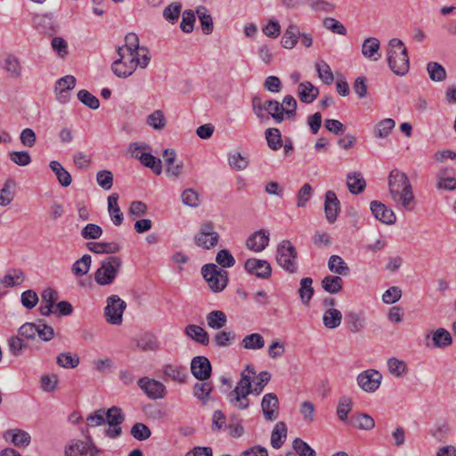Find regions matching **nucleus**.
Instances as JSON below:
<instances>
[{"mask_svg": "<svg viewBox=\"0 0 456 456\" xmlns=\"http://www.w3.org/2000/svg\"><path fill=\"white\" fill-rule=\"evenodd\" d=\"M163 373L166 377L179 383L185 382L187 373L184 368L177 365L167 364L164 366Z\"/></svg>", "mask_w": 456, "mask_h": 456, "instance_id": "a19ab883", "label": "nucleus"}, {"mask_svg": "<svg viewBox=\"0 0 456 456\" xmlns=\"http://www.w3.org/2000/svg\"><path fill=\"white\" fill-rule=\"evenodd\" d=\"M370 208L374 217L381 223L391 225L396 222V216L394 211L381 201H371Z\"/></svg>", "mask_w": 456, "mask_h": 456, "instance_id": "dca6fc26", "label": "nucleus"}, {"mask_svg": "<svg viewBox=\"0 0 456 456\" xmlns=\"http://www.w3.org/2000/svg\"><path fill=\"white\" fill-rule=\"evenodd\" d=\"M314 288H313V279L310 277L303 278L300 281V287L298 289V294L302 304L305 306H308L310 301L314 296Z\"/></svg>", "mask_w": 456, "mask_h": 456, "instance_id": "72a5a7b5", "label": "nucleus"}, {"mask_svg": "<svg viewBox=\"0 0 456 456\" xmlns=\"http://www.w3.org/2000/svg\"><path fill=\"white\" fill-rule=\"evenodd\" d=\"M24 280V273L20 269H13L4 276L1 282L5 287H14L21 284Z\"/></svg>", "mask_w": 456, "mask_h": 456, "instance_id": "8fccbe9b", "label": "nucleus"}, {"mask_svg": "<svg viewBox=\"0 0 456 456\" xmlns=\"http://www.w3.org/2000/svg\"><path fill=\"white\" fill-rule=\"evenodd\" d=\"M142 48L145 47L140 46L138 36L135 33H128L125 37V45L123 46H118L117 52L138 53V55L142 57Z\"/></svg>", "mask_w": 456, "mask_h": 456, "instance_id": "c85d7f7f", "label": "nucleus"}, {"mask_svg": "<svg viewBox=\"0 0 456 456\" xmlns=\"http://www.w3.org/2000/svg\"><path fill=\"white\" fill-rule=\"evenodd\" d=\"M448 170L443 169L436 175V187L440 190L454 191L456 189V178L448 175Z\"/></svg>", "mask_w": 456, "mask_h": 456, "instance_id": "79ce46f5", "label": "nucleus"}, {"mask_svg": "<svg viewBox=\"0 0 456 456\" xmlns=\"http://www.w3.org/2000/svg\"><path fill=\"white\" fill-rule=\"evenodd\" d=\"M287 425L283 421L276 423L271 434V444L275 449H280L287 436Z\"/></svg>", "mask_w": 456, "mask_h": 456, "instance_id": "c756f323", "label": "nucleus"}, {"mask_svg": "<svg viewBox=\"0 0 456 456\" xmlns=\"http://www.w3.org/2000/svg\"><path fill=\"white\" fill-rule=\"evenodd\" d=\"M4 439L11 437V442L19 448H26L30 444L29 434L21 429H10L4 434Z\"/></svg>", "mask_w": 456, "mask_h": 456, "instance_id": "4be33fe9", "label": "nucleus"}, {"mask_svg": "<svg viewBox=\"0 0 456 456\" xmlns=\"http://www.w3.org/2000/svg\"><path fill=\"white\" fill-rule=\"evenodd\" d=\"M133 158L141 161L142 165L147 167H150L152 172L156 175H160L162 172V165L161 160L159 159L155 158L151 153H141L138 155L137 153H133Z\"/></svg>", "mask_w": 456, "mask_h": 456, "instance_id": "7c9ffc66", "label": "nucleus"}, {"mask_svg": "<svg viewBox=\"0 0 456 456\" xmlns=\"http://www.w3.org/2000/svg\"><path fill=\"white\" fill-rule=\"evenodd\" d=\"M320 79L326 85H331L334 81L333 72L329 64L323 61L315 64Z\"/></svg>", "mask_w": 456, "mask_h": 456, "instance_id": "6e6d98bb", "label": "nucleus"}, {"mask_svg": "<svg viewBox=\"0 0 456 456\" xmlns=\"http://www.w3.org/2000/svg\"><path fill=\"white\" fill-rule=\"evenodd\" d=\"M57 364L62 368H75L79 363V357L75 354L72 355L70 353H61L56 358Z\"/></svg>", "mask_w": 456, "mask_h": 456, "instance_id": "bf43d9fd", "label": "nucleus"}, {"mask_svg": "<svg viewBox=\"0 0 456 456\" xmlns=\"http://www.w3.org/2000/svg\"><path fill=\"white\" fill-rule=\"evenodd\" d=\"M184 333L192 340L203 346H208L209 342V336L208 332L200 326L195 324L187 325L184 329Z\"/></svg>", "mask_w": 456, "mask_h": 456, "instance_id": "a878e982", "label": "nucleus"}, {"mask_svg": "<svg viewBox=\"0 0 456 456\" xmlns=\"http://www.w3.org/2000/svg\"><path fill=\"white\" fill-rule=\"evenodd\" d=\"M50 168L55 174L59 183L63 187H68L72 182L70 174L62 167V165L56 161L50 162Z\"/></svg>", "mask_w": 456, "mask_h": 456, "instance_id": "58836bf2", "label": "nucleus"}, {"mask_svg": "<svg viewBox=\"0 0 456 456\" xmlns=\"http://www.w3.org/2000/svg\"><path fill=\"white\" fill-rule=\"evenodd\" d=\"M299 37V28L295 24H289L282 36L281 45L286 49H292L297 44Z\"/></svg>", "mask_w": 456, "mask_h": 456, "instance_id": "cd10ccee", "label": "nucleus"}, {"mask_svg": "<svg viewBox=\"0 0 456 456\" xmlns=\"http://www.w3.org/2000/svg\"><path fill=\"white\" fill-rule=\"evenodd\" d=\"M387 63L391 71L396 76H404L410 69L408 51L401 39L392 38L387 50Z\"/></svg>", "mask_w": 456, "mask_h": 456, "instance_id": "7ed1b4c3", "label": "nucleus"}, {"mask_svg": "<svg viewBox=\"0 0 456 456\" xmlns=\"http://www.w3.org/2000/svg\"><path fill=\"white\" fill-rule=\"evenodd\" d=\"M5 69L12 77H19L21 74L20 61L14 55L9 54L4 60Z\"/></svg>", "mask_w": 456, "mask_h": 456, "instance_id": "e2e57ef3", "label": "nucleus"}, {"mask_svg": "<svg viewBox=\"0 0 456 456\" xmlns=\"http://www.w3.org/2000/svg\"><path fill=\"white\" fill-rule=\"evenodd\" d=\"M201 273L210 289L214 292H220L224 289L228 283V273L215 264H207L202 266Z\"/></svg>", "mask_w": 456, "mask_h": 456, "instance_id": "0eeeda50", "label": "nucleus"}, {"mask_svg": "<svg viewBox=\"0 0 456 456\" xmlns=\"http://www.w3.org/2000/svg\"><path fill=\"white\" fill-rule=\"evenodd\" d=\"M432 341L435 347L445 348L452 344V338L447 330L439 328L433 332Z\"/></svg>", "mask_w": 456, "mask_h": 456, "instance_id": "e433bc0d", "label": "nucleus"}, {"mask_svg": "<svg viewBox=\"0 0 456 456\" xmlns=\"http://www.w3.org/2000/svg\"><path fill=\"white\" fill-rule=\"evenodd\" d=\"M382 376L375 370L370 369L361 372L357 377L359 387L365 392H375L380 386Z\"/></svg>", "mask_w": 456, "mask_h": 456, "instance_id": "9b49d317", "label": "nucleus"}, {"mask_svg": "<svg viewBox=\"0 0 456 456\" xmlns=\"http://www.w3.org/2000/svg\"><path fill=\"white\" fill-rule=\"evenodd\" d=\"M346 322L348 330L353 333H358L365 327V318L362 313H348L346 316Z\"/></svg>", "mask_w": 456, "mask_h": 456, "instance_id": "473e14b6", "label": "nucleus"}, {"mask_svg": "<svg viewBox=\"0 0 456 456\" xmlns=\"http://www.w3.org/2000/svg\"><path fill=\"white\" fill-rule=\"evenodd\" d=\"M255 374L254 368L251 365H247L246 369L240 373V379L235 388L230 394L231 403H234L240 410H246L249 406L248 396L254 391L251 385V376Z\"/></svg>", "mask_w": 456, "mask_h": 456, "instance_id": "20e7f679", "label": "nucleus"}, {"mask_svg": "<svg viewBox=\"0 0 456 456\" xmlns=\"http://www.w3.org/2000/svg\"><path fill=\"white\" fill-rule=\"evenodd\" d=\"M214 389L213 384L207 380H200L193 386V395L202 404L210 400V395Z\"/></svg>", "mask_w": 456, "mask_h": 456, "instance_id": "b1692460", "label": "nucleus"}, {"mask_svg": "<svg viewBox=\"0 0 456 456\" xmlns=\"http://www.w3.org/2000/svg\"><path fill=\"white\" fill-rule=\"evenodd\" d=\"M229 165L232 168L241 171L248 167V159L247 157L242 156L239 152H235L233 154H230L228 158Z\"/></svg>", "mask_w": 456, "mask_h": 456, "instance_id": "69168bd1", "label": "nucleus"}, {"mask_svg": "<svg viewBox=\"0 0 456 456\" xmlns=\"http://www.w3.org/2000/svg\"><path fill=\"white\" fill-rule=\"evenodd\" d=\"M219 239V233L215 231V224L210 221L202 223L199 232L194 235L195 244L204 249L215 248L218 244Z\"/></svg>", "mask_w": 456, "mask_h": 456, "instance_id": "6e6552de", "label": "nucleus"}, {"mask_svg": "<svg viewBox=\"0 0 456 456\" xmlns=\"http://www.w3.org/2000/svg\"><path fill=\"white\" fill-rule=\"evenodd\" d=\"M208 327L214 330H220L225 326L227 317L225 314L219 310H215L208 313L206 316Z\"/></svg>", "mask_w": 456, "mask_h": 456, "instance_id": "37998d69", "label": "nucleus"}, {"mask_svg": "<svg viewBox=\"0 0 456 456\" xmlns=\"http://www.w3.org/2000/svg\"><path fill=\"white\" fill-rule=\"evenodd\" d=\"M353 425L362 430H371L375 427L372 417L366 413H360L352 418Z\"/></svg>", "mask_w": 456, "mask_h": 456, "instance_id": "864d4df0", "label": "nucleus"}, {"mask_svg": "<svg viewBox=\"0 0 456 456\" xmlns=\"http://www.w3.org/2000/svg\"><path fill=\"white\" fill-rule=\"evenodd\" d=\"M77 99L86 106L92 110H96L100 106V102L97 97H95L94 94H92L87 90H80L77 93Z\"/></svg>", "mask_w": 456, "mask_h": 456, "instance_id": "0e129e2a", "label": "nucleus"}, {"mask_svg": "<svg viewBox=\"0 0 456 456\" xmlns=\"http://www.w3.org/2000/svg\"><path fill=\"white\" fill-rule=\"evenodd\" d=\"M244 267L248 273L261 279H268L272 274L271 265L266 260L249 258Z\"/></svg>", "mask_w": 456, "mask_h": 456, "instance_id": "4468645a", "label": "nucleus"}, {"mask_svg": "<svg viewBox=\"0 0 456 456\" xmlns=\"http://www.w3.org/2000/svg\"><path fill=\"white\" fill-rule=\"evenodd\" d=\"M346 184L352 194H359L363 191L366 183L360 173H352L347 175Z\"/></svg>", "mask_w": 456, "mask_h": 456, "instance_id": "4c0bfd02", "label": "nucleus"}, {"mask_svg": "<svg viewBox=\"0 0 456 456\" xmlns=\"http://www.w3.org/2000/svg\"><path fill=\"white\" fill-rule=\"evenodd\" d=\"M131 435L138 441H144L151 436V431L145 424L137 422L132 427Z\"/></svg>", "mask_w": 456, "mask_h": 456, "instance_id": "338daca9", "label": "nucleus"}, {"mask_svg": "<svg viewBox=\"0 0 456 456\" xmlns=\"http://www.w3.org/2000/svg\"><path fill=\"white\" fill-rule=\"evenodd\" d=\"M122 265L118 256H108L102 263L94 273L95 281L102 286L111 284L116 279Z\"/></svg>", "mask_w": 456, "mask_h": 456, "instance_id": "423d86ee", "label": "nucleus"}, {"mask_svg": "<svg viewBox=\"0 0 456 456\" xmlns=\"http://www.w3.org/2000/svg\"><path fill=\"white\" fill-rule=\"evenodd\" d=\"M265 138L269 148L273 151H278L282 147L281 134L278 128L266 129Z\"/></svg>", "mask_w": 456, "mask_h": 456, "instance_id": "5fc2aeb1", "label": "nucleus"}, {"mask_svg": "<svg viewBox=\"0 0 456 456\" xmlns=\"http://www.w3.org/2000/svg\"><path fill=\"white\" fill-rule=\"evenodd\" d=\"M197 15L200 22L202 32L205 35H209L213 32V20L205 6H200L197 11Z\"/></svg>", "mask_w": 456, "mask_h": 456, "instance_id": "c03bdc74", "label": "nucleus"}, {"mask_svg": "<svg viewBox=\"0 0 456 456\" xmlns=\"http://www.w3.org/2000/svg\"><path fill=\"white\" fill-rule=\"evenodd\" d=\"M323 325L330 330L338 328L342 322V313L335 308H328L322 316Z\"/></svg>", "mask_w": 456, "mask_h": 456, "instance_id": "c9c22d12", "label": "nucleus"}, {"mask_svg": "<svg viewBox=\"0 0 456 456\" xmlns=\"http://www.w3.org/2000/svg\"><path fill=\"white\" fill-rule=\"evenodd\" d=\"M142 57L138 53L128 52H117L118 59L113 61L111 70L113 73L121 78H126L131 76L137 67L145 69L151 61V54L147 48H142Z\"/></svg>", "mask_w": 456, "mask_h": 456, "instance_id": "f03ea898", "label": "nucleus"}, {"mask_svg": "<svg viewBox=\"0 0 456 456\" xmlns=\"http://www.w3.org/2000/svg\"><path fill=\"white\" fill-rule=\"evenodd\" d=\"M352 405H353V403H352L351 398H349L347 396H342L339 399V402H338V404L337 407V415H338V418L341 421H346L347 419V414L351 411Z\"/></svg>", "mask_w": 456, "mask_h": 456, "instance_id": "680f3d73", "label": "nucleus"}, {"mask_svg": "<svg viewBox=\"0 0 456 456\" xmlns=\"http://www.w3.org/2000/svg\"><path fill=\"white\" fill-rule=\"evenodd\" d=\"M265 111L268 112L277 124L284 120L285 108L278 101L267 100Z\"/></svg>", "mask_w": 456, "mask_h": 456, "instance_id": "ea45409f", "label": "nucleus"}, {"mask_svg": "<svg viewBox=\"0 0 456 456\" xmlns=\"http://www.w3.org/2000/svg\"><path fill=\"white\" fill-rule=\"evenodd\" d=\"M328 268L331 273L339 276H347L350 268L343 258L338 255H332L328 261Z\"/></svg>", "mask_w": 456, "mask_h": 456, "instance_id": "2f4dec72", "label": "nucleus"}, {"mask_svg": "<svg viewBox=\"0 0 456 456\" xmlns=\"http://www.w3.org/2000/svg\"><path fill=\"white\" fill-rule=\"evenodd\" d=\"M125 420V416L120 408L112 406L105 412V421L110 426H119Z\"/></svg>", "mask_w": 456, "mask_h": 456, "instance_id": "13d9d810", "label": "nucleus"}, {"mask_svg": "<svg viewBox=\"0 0 456 456\" xmlns=\"http://www.w3.org/2000/svg\"><path fill=\"white\" fill-rule=\"evenodd\" d=\"M380 42L376 37L366 38L362 45V55L370 61H377L380 59Z\"/></svg>", "mask_w": 456, "mask_h": 456, "instance_id": "412c9836", "label": "nucleus"}, {"mask_svg": "<svg viewBox=\"0 0 456 456\" xmlns=\"http://www.w3.org/2000/svg\"><path fill=\"white\" fill-rule=\"evenodd\" d=\"M146 123L153 129L160 131L165 128L167 125V119L164 112L160 110H157L147 117Z\"/></svg>", "mask_w": 456, "mask_h": 456, "instance_id": "09e8293b", "label": "nucleus"}, {"mask_svg": "<svg viewBox=\"0 0 456 456\" xmlns=\"http://www.w3.org/2000/svg\"><path fill=\"white\" fill-rule=\"evenodd\" d=\"M16 183L13 180L8 179L4 183L3 188L0 190V206L6 207L11 204L13 200V189Z\"/></svg>", "mask_w": 456, "mask_h": 456, "instance_id": "49530a36", "label": "nucleus"}, {"mask_svg": "<svg viewBox=\"0 0 456 456\" xmlns=\"http://www.w3.org/2000/svg\"><path fill=\"white\" fill-rule=\"evenodd\" d=\"M292 447L298 456H316L315 451L301 438H295L292 442Z\"/></svg>", "mask_w": 456, "mask_h": 456, "instance_id": "4d7b16f0", "label": "nucleus"}, {"mask_svg": "<svg viewBox=\"0 0 456 456\" xmlns=\"http://www.w3.org/2000/svg\"><path fill=\"white\" fill-rule=\"evenodd\" d=\"M388 191L395 205L403 210L411 211L415 205L412 185L407 175L393 169L388 175Z\"/></svg>", "mask_w": 456, "mask_h": 456, "instance_id": "f257e3e1", "label": "nucleus"}, {"mask_svg": "<svg viewBox=\"0 0 456 456\" xmlns=\"http://www.w3.org/2000/svg\"><path fill=\"white\" fill-rule=\"evenodd\" d=\"M138 386L151 399H161L166 395V387L155 379L148 378L140 379Z\"/></svg>", "mask_w": 456, "mask_h": 456, "instance_id": "2eb2a0df", "label": "nucleus"}, {"mask_svg": "<svg viewBox=\"0 0 456 456\" xmlns=\"http://www.w3.org/2000/svg\"><path fill=\"white\" fill-rule=\"evenodd\" d=\"M37 331H36V337L37 336L42 341L48 342L54 337V330L53 327L47 325L44 321H38L36 323Z\"/></svg>", "mask_w": 456, "mask_h": 456, "instance_id": "052dcab7", "label": "nucleus"}, {"mask_svg": "<svg viewBox=\"0 0 456 456\" xmlns=\"http://www.w3.org/2000/svg\"><path fill=\"white\" fill-rule=\"evenodd\" d=\"M297 251L290 240H283L276 250V261L278 265L289 273H295L297 270Z\"/></svg>", "mask_w": 456, "mask_h": 456, "instance_id": "39448f33", "label": "nucleus"}, {"mask_svg": "<svg viewBox=\"0 0 456 456\" xmlns=\"http://www.w3.org/2000/svg\"><path fill=\"white\" fill-rule=\"evenodd\" d=\"M100 450L91 442L80 439L70 440L64 448L65 456H97Z\"/></svg>", "mask_w": 456, "mask_h": 456, "instance_id": "9d476101", "label": "nucleus"}, {"mask_svg": "<svg viewBox=\"0 0 456 456\" xmlns=\"http://www.w3.org/2000/svg\"><path fill=\"white\" fill-rule=\"evenodd\" d=\"M261 409L265 420L274 421L279 418V399L274 393L265 394L261 402Z\"/></svg>", "mask_w": 456, "mask_h": 456, "instance_id": "f8f14e48", "label": "nucleus"}, {"mask_svg": "<svg viewBox=\"0 0 456 456\" xmlns=\"http://www.w3.org/2000/svg\"><path fill=\"white\" fill-rule=\"evenodd\" d=\"M86 248L96 254H115L119 252L120 246L117 242H88Z\"/></svg>", "mask_w": 456, "mask_h": 456, "instance_id": "bb28decb", "label": "nucleus"}, {"mask_svg": "<svg viewBox=\"0 0 456 456\" xmlns=\"http://www.w3.org/2000/svg\"><path fill=\"white\" fill-rule=\"evenodd\" d=\"M297 93L302 102L311 103L318 97L319 89L311 82L305 81L298 85Z\"/></svg>", "mask_w": 456, "mask_h": 456, "instance_id": "5701e85b", "label": "nucleus"}, {"mask_svg": "<svg viewBox=\"0 0 456 456\" xmlns=\"http://www.w3.org/2000/svg\"><path fill=\"white\" fill-rule=\"evenodd\" d=\"M118 200V193H112L108 197V211L116 226L121 225L124 219L123 213L120 210Z\"/></svg>", "mask_w": 456, "mask_h": 456, "instance_id": "393cba45", "label": "nucleus"}, {"mask_svg": "<svg viewBox=\"0 0 456 456\" xmlns=\"http://www.w3.org/2000/svg\"><path fill=\"white\" fill-rule=\"evenodd\" d=\"M395 126V121L392 118L380 120L374 127V135L378 138L387 137Z\"/></svg>", "mask_w": 456, "mask_h": 456, "instance_id": "de8ad7c7", "label": "nucleus"}, {"mask_svg": "<svg viewBox=\"0 0 456 456\" xmlns=\"http://www.w3.org/2000/svg\"><path fill=\"white\" fill-rule=\"evenodd\" d=\"M300 414L305 423L311 424L314 420L315 406L310 401H304L300 404L299 408Z\"/></svg>", "mask_w": 456, "mask_h": 456, "instance_id": "774afa93", "label": "nucleus"}, {"mask_svg": "<svg viewBox=\"0 0 456 456\" xmlns=\"http://www.w3.org/2000/svg\"><path fill=\"white\" fill-rule=\"evenodd\" d=\"M427 70L432 81L442 82L446 78L445 69L438 62L431 61L427 65Z\"/></svg>", "mask_w": 456, "mask_h": 456, "instance_id": "3c124183", "label": "nucleus"}, {"mask_svg": "<svg viewBox=\"0 0 456 456\" xmlns=\"http://www.w3.org/2000/svg\"><path fill=\"white\" fill-rule=\"evenodd\" d=\"M343 280L339 275H328L322 281V289L330 294L339 293L343 289Z\"/></svg>", "mask_w": 456, "mask_h": 456, "instance_id": "f704fd0d", "label": "nucleus"}, {"mask_svg": "<svg viewBox=\"0 0 456 456\" xmlns=\"http://www.w3.org/2000/svg\"><path fill=\"white\" fill-rule=\"evenodd\" d=\"M191 371L198 380H207L212 373V366L206 356H195L191 362Z\"/></svg>", "mask_w": 456, "mask_h": 456, "instance_id": "ddd939ff", "label": "nucleus"}, {"mask_svg": "<svg viewBox=\"0 0 456 456\" xmlns=\"http://www.w3.org/2000/svg\"><path fill=\"white\" fill-rule=\"evenodd\" d=\"M324 212L327 221L334 224L340 212V202L333 191L325 193Z\"/></svg>", "mask_w": 456, "mask_h": 456, "instance_id": "f3484780", "label": "nucleus"}, {"mask_svg": "<svg viewBox=\"0 0 456 456\" xmlns=\"http://www.w3.org/2000/svg\"><path fill=\"white\" fill-rule=\"evenodd\" d=\"M241 346L248 350H259L265 346V339L259 333H252L244 337Z\"/></svg>", "mask_w": 456, "mask_h": 456, "instance_id": "a18cd8bd", "label": "nucleus"}, {"mask_svg": "<svg viewBox=\"0 0 456 456\" xmlns=\"http://www.w3.org/2000/svg\"><path fill=\"white\" fill-rule=\"evenodd\" d=\"M176 153L172 149H167L163 152V159L166 165V172L168 175L178 177L183 172V163L175 164Z\"/></svg>", "mask_w": 456, "mask_h": 456, "instance_id": "aec40b11", "label": "nucleus"}, {"mask_svg": "<svg viewBox=\"0 0 456 456\" xmlns=\"http://www.w3.org/2000/svg\"><path fill=\"white\" fill-rule=\"evenodd\" d=\"M92 258L90 255H84L80 259L77 260L72 267L71 271L76 276H83L86 275L91 266Z\"/></svg>", "mask_w": 456, "mask_h": 456, "instance_id": "603ef678", "label": "nucleus"}, {"mask_svg": "<svg viewBox=\"0 0 456 456\" xmlns=\"http://www.w3.org/2000/svg\"><path fill=\"white\" fill-rule=\"evenodd\" d=\"M76 78L71 75L60 78L55 85V94L59 102L66 103L69 100V92L76 86Z\"/></svg>", "mask_w": 456, "mask_h": 456, "instance_id": "a211bd4d", "label": "nucleus"}, {"mask_svg": "<svg viewBox=\"0 0 456 456\" xmlns=\"http://www.w3.org/2000/svg\"><path fill=\"white\" fill-rule=\"evenodd\" d=\"M107 305L104 308V316L108 323L120 325L123 321V313L126 304L118 296L112 295L107 298Z\"/></svg>", "mask_w": 456, "mask_h": 456, "instance_id": "1a4fd4ad", "label": "nucleus"}, {"mask_svg": "<svg viewBox=\"0 0 456 456\" xmlns=\"http://www.w3.org/2000/svg\"><path fill=\"white\" fill-rule=\"evenodd\" d=\"M269 240V232L265 230H259L248 238L246 246L252 251L261 252L268 246Z\"/></svg>", "mask_w": 456, "mask_h": 456, "instance_id": "6ab92c4d", "label": "nucleus"}]
</instances>
